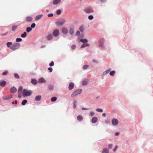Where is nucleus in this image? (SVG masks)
I'll return each mask as SVG.
<instances>
[{
  "mask_svg": "<svg viewBox=\"0 0 153 153\" xmlns=\"http://www.w3.org/2000/svg\"><path fill=\"white\" fill-rule=\"evenodd\" d=\"M20 44L18 43H13L10 47V49L12 51H15L18 49L20 47Z\"/></svg>",
  "mask_w": 153,
  "mask_h": 153,
  "instance_id": "1",
  "label": "nucleus"
},
{
  "mask_svg": "<svg viewBox=\"0 0 153 153\" xmlns=\"http://www.w3.org/2000/svg\"><path fill=\"white\" fill-rule=\"evenodd\" d=\"M32 91L30 90L27 91L25 89L23 90L22 95L24 97L29 96L31 94Z\"/></svg>",
  "mask_w": 153,
  "mask_h": 153,
  "instance_id": "2",
  "label": "nucleus"
},
{
  "mask_svg": "<svg viewBox=\"0 0 153 153\" xmlns=\"http://www.w3.org/2000/svg\"><path fill=\"white\" fill-rule=\"evenodd\" d=\"M82 91V90L81 89H78L76 90L73 92L71 95V97H75L78 94H80Z\"/></svg>",
  "mask_w": 153,
  "mask_h": 153,
  "instance_id": "3",
  "label": "nucleus"
},
{
  "mask_svg": "<svg viewBox=\"0 0 153 153\" xmlns=\"http://www.w3.org/2000/svg\"><path fill=\"white\" fill-rule=\"evenodd\" d=\"M66 22V20L65 19H62L61 20L58 21L56 23V25L57 26H60L64 24Z\"/></svg>",
  "mask_w": 153,
  "mask_h": 153,
  "instance_id": "4",
  "label": "nucleus"
},
{
  "mask_svg": "<svg viewBox=\"0 0 153 153\" xmlns=\"http://www.w3.org/2000/svg\"><path fill=\"white\" fill-rule=\"evenodd\" d=\"M84 11L87 13H89L94 12L93 9L91 7H87L84 9Z\"/></svg>",
  "mask_w": 153,
  "mask_h": 153,
  "instance_id": "5",
  "label": "nucleus"
},
{
  "mask_svg": "<svg viewBox=\"0 0 153 153\" xmlns=\"http://www.w3.org/2000/svg\"><path fill=\"white\" fill-rule=\"evenodd\" d=\"M105 39L102 38L99 40V47H104L103 45L104 43Z\"/></svg>",
  "mask_w": 153,
  "mask_h": 153,
  "instance_id": "6",
  "label": "nucleus"
},
{
  "mask_svg": "<svg viewBox=\"0 0 153 153\" xmlns=\"http://www.w3.org/2000/svg\"><path fill=\"white\" fill-rule=\"evenodd\" d=\"M112 123L113 125L115 126L118 125V122L116 119L114 118L112 120Z\"/></svg>",
  "mask_w": 153,
  "mask_h": 153,
  "instance_id": "7",
  "label": "nucleus"
},
{
  "mask_svg": "<svg viewBox=\"0 0 153 153\" xmlns=\"http://www.w3.org/2000/svg\"><path fill=\"white\" fill-rule=\"evenodd\" d=\"M17 91V89L14 87H11L10 89V92L12 93H14Z\"/></svg>",
  "mask_w": 153,
  "mask_h": 153,
  "instance_id": "8",
  "label": "nucleus"
},
{
  "mask_svg": "<svg viewBox=\"0 0 153 153\" xmlns=\"http://www.w3.org/2000/svg\"><path fill=\"white\" fill-rule=\"evenodd\" d=\"M59 34V32L58 30H56L53 32V35L55 36H58Z\"/></svg>",
  "mask_w": 153,
  "mask_h": 153,
  "instance_id": "9",
  "label": "nucleus"
},
{
  "mask_svg": "<svg viewBox=\"0 0 153 153\" xmlns=\"http://www.w3.org/2000/svg\"><path fill=\"white\" fill-rule=\"evenodd\" d=\"M25 19L27 22H30L32 21V18L30 16H27L26 18Z\"/></svg>",
  "mask_w": 153,
  "mask_h": 153,
  "instance_id": "10",
  "label": "nucleus"
},
{
  "mask_svg": "<svg viewBox=\"0 0 153 153\" xmlns=\"http://www.w3.org/2000/svg\"><path fill=\"white\" fill-rule=\"evenodd\" d=\"M74 86V84L73 82H71L69 85L68 88L70 90H72Z\"/></svg>",
  "mask_w": 153,
  "mask_h": 153,
  "instance_id": "11",
  "label": "nucleus"
},
{
  "mask_svg": "<svg viewBox=\"0 0 153 153\" xmlns=\"http://www.w3.org/2000/svg\"><path fill=\"white\" fill-rule=\"evenodd\" d=\"M38 82L39 83H43L46 82V80L43 78H41L39 79Z\"/></svg>",
  "mask_w": 153,
  "mask_h": 153,
  "instance_id": "12",
  "label": "nucleus"
},
{
  "mask_svg": "<svg viewBox=\"0 0 153 153\" xmlns=\"http://www.w3.org/2000/svg\"><path fill=\"white\" fill-rule=\"evenodd\" d=\"M97 120V118L96 117H94L92 118L91 120V122L93 123H95Z\"/></svg>",
  "mask_w": 153,
  "mask_h": 153,
  "instance_id": "13",
  "label": "nucleus"
},
{
  "mask_svg": "<svg viewBox=\"0 0 153 153\" xmlns=\"http://www.w3.org/2000/svg\"><path fill=\"white\" fill-rule=\"evenodd\" d=\"M7 84V82L5 81H1L0 82V85L2 87H4Z\"/></svg>",
  "mask_w": 153,
  "mask_h": 153,
  "instance_id": "14",
  "label": "nucleus"
},
{
  "mask_svg": "<svg viewBox=\"0 0 153 153\" xmlns=\"http://www.w3.org/2000/svg\"><path fill=\"white\" fill-rule=\"evenodd\" d=\"M12 97V96L11 95H7L5 97H4V99L5 100H9Z\"/></svg>",
  "mask_w": 153,
  "mask_h": 153,
  "instance_id": "15",
  "label": "nucleus"
},
{
  "mask_svg": "<svg viewBox=\"0 0 153 153\" xmlns=\"http://www.w3.org/2000/svg\"><path fill=\"white\" fill-rule=\"evenodd\" d=\"M83 119V117L81 115H79L77 117V120L79 121H82Z\"/></svg>",
  "mask_w": 153,
  "mask_h": 153,
  "instance_id": "16",
  "label": "nucleus"
},
{
  "mask_svg": "<svg viewBox=\"0 0 153 153\" xmlns=\"http://www.w3.org/2000/svg\"><path fill=\"white\" fill-rule=\"evenodd\" d=\"M111 68H109V69L106 70L103 73V75H105L106 74H108L111 71Z\"/></svg>",
  "mask_w": 153,
  "mask_h": 153,
  "instance_id": "17",
  "label": "nucleus"
},
{
  "mask_svg": "<svg viewBox=\"0 0 153 153\" xmlns=\"http://www.w3.org/2000/svg\"><path fill=\"white\" fill-rule=\"evenodd\" d=\"M43 16L42 14L38 15L36 16L35 17V20L36 21L40 19Z\"/></svg>",
  "mask_w": 153,
  "mask_h": 153,
  "instance_id": "18",
  "label": "nucleus"
},
{
  "mask_svg": "<svg viewBox=\"0 0 153 153\" xmlns=\"http://www.w3.org/2000/svg\"><path fill=\"white\" fill-rule=\"evenodd\" d=\"M62 33L64 34H67L68 32V30L66 28H63L62 29Z\"/></svg>",
  "mask_w": 153,
  "mask_h": 153,
  "instance_id": "19",
  "label": "nucleus"
},
{
  "mask_svg": "<svg viewBox=\"0 0 153 153\" xmlns=\"http://www.w3.org/2000/svg\"><path fill=\"white\" fill-rule=\"evenodd\" d=\"M61 1V0H54L53 3L54 5H56L59 4Z\"/></svg>",
  "mask_w": 153,
  "mask_h": 153,
  "instance_id": "20",
  "label": "nucleus"
},
{
  "mask_svg": "<svg viewBox=\"0 0 153 153\" xmlns=\"http://www.w3.org/2000/svg\"><path fill=\"white\" fill-rule=\"evenodd\" d=\"M41 96L40 95L37 96L36 97L35 100L36 101H39L41 100Z\"/></svg>",
  "mask_w": 153,
  "mask_h": 153,
  "instance_id": "21",
  "label": "nucleus"
},
{
  "mask_svg": "<svg viewBox=\"0 0 153 153\" xmlns=\"http://www.w3.org/2000/svg\"><path fill=\"white\" fill-rule=\"evenodd\" d=\"M89 44H88V43H84L81 46L80 48H84L85 47L89 46Z\"/></svg>",
  "mask_w": 153,
  "mask_h": 153,
  "instance_id": "22",
  "label": "nucleus"
},
{
  "mask_svg": "<svg viewBox=\"0 0 153 153\" xmlns=\"http://www.w3.org/2000/svg\"><path fill=\"white\" fill-rule=\"evenodd\" d=\"M69 33L71 35H72L74 33V29L73 28H71L69 31Z\"/></svg>",
  "mask_w": 153,
  "mask_h": 153,
  "instance_id": "23",
  "label": "nucleus"
},
{
  "mask_svg": "<svg viewBox=\"0 0 153 153\" xmlns=\"http://www.w3.org/2000/svg\"><path fill=\"white\" fill-rule=\"evenodd\" d=\"M108 150L107 148H105L102 151V153H108Z\"/></svg>",
  "mask_w": 153,
  "mask_h": 153,
  "instance_id": "24",
  "label": "nucleus"
},
{
  "mask_svg": "<svg viewBox=\"0 0 153 153\" xmlns=\"http://www.w3.org/2000/svg\"><path fill=\"white\" fill-rule=\"evenodd\" d=\"M31 82V83L33 84H36L37 83V80L35 79H32Z\"/></svg>",
  "mask_w": 153,
  "mask_h": 153,
  "instance_id": "25",
  "label": "nucleus"
},
{
  "mask_svg": "<svg viewBox=\"0 0 153 153\" xmlns=\"http://www.w3.org/2000/svg\"><path fill=\"white\" fill-rule=\"evenodd\" d=\"M88 82V80L87 79L84 80L82 82V85H86Z\"/></svg>",
  "mask_w": 153,
  "mask_h": 153,
  "instance_id": "26",
  "label": "nucleus"
},
{
  "mask_svg": "<svg viewBox=\"0 0 153 153\" xmlns=\"http://www.w3.org/2000/svg\"><path fill=\"white\" fill-rule=\"evenodd\" d=\"M52 36L51 34H49L47 36V39L48 40H50L52 39Z\"/></svg>",
  "mask_w": 153,
  "mask_h": 153,
  "instance_id": "27",
  "label": "nucleus"
},
{
  "mask_svg": "<svg viewBox=\"0 0 153 153\" xmlns=\"http://www.w3.org/2000/svg\"><path fill=\"white\" fill-rule=\"evenodd\" d=\"M22 87L21 86H20L19 88L18 91V94H21L22 90Z\"/></svg>",
  "mask_w": 153,
  "mask_h": 153,
  "instance_id": "28",
  "label": "nucleus"
},
{
  "mask_svg": "<svg viewBox=\"0 0 153 153\" xmlns=\"http://www.w3.org/2000/svg\"><path fill=\"white\" fill-rule=\"evenodd\" d=\"M77 101L76 100H74L73 101V107L74 108H75L76 107V104L77 103Z\"/></svg>",
  "mask_w": 153,
  "mask_h": 153,
  "instance_id": "29",
  "label": "nucleus"
},
{
  "mask_svg": "<svg viewBox=\"0 0 153 153\" xmlns=\"http://www.w3.org/2000/svg\"><path fill=\"white\" fill-rule=\"evenodd\" d=\"M17 28V26L13 25L12 26V30L13 31H14Z\"/></svg>",
  "mask_w": 153,
  "mask_h": 153,
  "instance_id": "30",
  "label": "nucleus"
},
{
  "mask_svg": "<svg viewBox=\"0 0 153 153\" xmlns=\"http://www.w3.org/2000/svg\"><path fill=\"white\" fill-rule=\"evenodd\" d=\"M57 98L56 97H53L51 99V101L52 102H54L55 101L57 100Z\"/></svg>",
  "mask_w": 153,
  "mask_h": 153,
  "instance_id": "31",
  "label": "nucleus"
},
{
  "mask_svg": "<svg viewBox=\"0 0 153 153\" xmlns=\"http://www.w3.org/2000/svg\"><path fill=\"white\" fill-rule=\"evenodd\" d=\"M12 42H8L7 43V45L8 47L10 48L12 45Z\"/></svg>",
  "mask_w": 153,
  "mask_h": 153,
  "instance_id": "32",
  "label": "nucleus"
},
{
  "mask_svg": "<svg viewBox=\"0 0 153 153\" xmlns=\"http://www.w3.org/2000/svg\"><path fill=\"white\" fill-rule=\"evenodd\" d=\"M27 33L26 32H24V33L21 35V37L22 38H25L26 36Z\"/></svg>",
  "mask_w": 153,
  "mask_h": 153,
  "instance_id": "33",
  "label": "nucleus"
},
{
  "mask_svg": "<svg viewBox=\"0 0 153 153\" xmlns=\"http://www.w3.org/2000/svg\"><path fill=\"white\" fill-rule=\"evenodd\" d=\"M14 76L17 79H18L20 77L18 74L17 73H15L14 74Z\"/></svg>",
  "mask_w": 153,
  "mask_h": 153,
  "instance_id": "34",
  "label": "nucleus"
},
{
  "mask_svg": "<svg viewBox=\"0 0 153 153\" xmlns=\"http://www.w3.org/2000/svg\"><path fill=\"white\" fill-rule=\"evenodd\" d=\"M115 73V71H111L110 72V75L111 76H113Z\"/></svg>",
  "mask_w": 153,
  "mask_h": 153,
  "instance_id": "35",
  "label": "nucleus"
},
{
  "mask_svg": "<svg viewBox=\"0 0 153 153\" xmlns=\"http://www.w3.org/2000/svg\"><path fill=\"white\" fill-rule=\"evenodd\" d=\"M80 41L82 42H87L88 40L85 39H80Z\"/></svg>",
  "mask_w": 153,
  "mask_h": 153,
  "instance_id": "36",
  "label": "nucleus"
},
{
  "mask_svg": "<svg viewBox=\"0 0 153 153\" xmlns=\"http://www.w3.org/2000/svg\"><path fill=\"white\" fill-rule=\"evenodd\" d=\"M84 29V27L83 26H81L79 28V30L81 32H82L83 31Z\"/></svg>",
  "mask_w": 153,
  "mask_h": 153,
  "instance_id": "37",
  "label": "nucleus"
},
{
  "mask_svg": "<svg viewBox=\"0 0 153 153\" xmlns=\"http://www.w3.org/2000/svg\"><path fill=\"white\" fill-rule=\"evenodd\" d=\"M32 30V29L30 27H28L26 29V31L28 33V32H30V31H31Z\"/></svg>",
  "mask_w": 153,
  "mask_h": 153,
  "instance_id": "38",
  "label": "nucleus"
},
{
  "mask_svg": "<svg viewBox=\"0 0 153 153\" xmlns=\"http://www.w3.org/2000/svg\"><path fill=\"white\" fill-rule=\"evenodd\" d=\"M27 102V101L26 100H24L22 102V104L23 105H25Z\"/></svg>",
  "mask_w": 153,
  "mask_h": 153,
  "instance_id": "39",
  "label": "nucleus"
},
{
  "mask_svg": "<svg viewBox=\"0 0 153 153\" xmlns=\"http://www.w3.org/2000/svg\"><path fill=\"white\" fill-rule=\"evenodd\" d=\"M89 67V66L88 65H84L83 67V69H85L88 68Z\"/></svg>",
  "mask_w": 153,
  "mask_h": 153,
  "instance_id": "40",
  "label": "nucleus"
},
{
  "mask_svg": "<svg viewBox=\"0 0 153 153\" xmlns=\"http://www.w3.org/2000/svg\"><path fill=\"white\" fill-rule=\"evenodd\" d=\"M96 111L99 112H102L103 111V110L101 108H97L96 109Z\"/></svg>",
  "mask_w": 153,
  "mask_h": 153,
  "instance_id": "41",
  "label": "nucleus"
},
{
  "mask_svg": "<svg viewBox=\"0 0 153 153\" xmlns=\"http://www.w3.org/2000/svg\"><path fill=\"white\" fill-rule=\"evenodd\" d=\"M22 40V39L21 38H17L16 39V41L17 42H21Z\"/></svg>",
  "mask_w": 153,
  "mask_h": 153,
  "instance_id": "42",
  "label": "nucleus"
},
{
  "mask_svg": "<svg viewBox=\"0 0 153 153\" xmlns=\"http://www.w3.org/2000/svg\"><path fill=\"white\" fill-rule=\"evenodd\" d=\"M76 46L75 45H73L71 46V48L72 50H74L76 48Z\"/></svg>",
  "mask_w": 153,
  "mask_h": 153,
  "instance_id": "43",
  "label": "nucleus"
},
{
  "mask_svg": "<svg viewBox=\"0 0 153 153\" xmlns=\"http://www.w3.org/2000/svg\"><path fill=\"white\" fill-rule=\"evenodd\" d=\"M8 73V71H5L2 73V75H5L7 74Z\"/></svg>",
  "mask_w": 153,
  "mask_h": 153,
  "instance_id": "44",
  "label": "nucleus"
},
{
  "mask_svg": "<svg viewBox=\"0 0 153 153\" xmlns=\"http://www.w3.org/2000/svg\"><path fill=\"white\" fill-rule=\"evenodd\" d=\"M93 16L92 15L89 16L88 17V18L90 20L92 19H93Z\"/></svg>",
  "mask_w": 153,
  "mask_h": 153,
  "instance_id": "45",
  "label": "nucleus"
},
{
  "mask_svg": "<svg viewBox=\"0 0 153 153\" xmlns=\"http://www.w3.org/2000/svg\"><path fill=\"white\" fill-rule=\"evenodd\" d=\"M61 11L60 10H58L56 11V14L58 15H59L61 13Z\"/></svg>",
  "mask_w": 153,
  "mask_h": 153,
  "instance_id": "46",
  "label": "nucleus"
},
{
  "mask_svg": "<svg viewBox=\"0 0 153 153\" xmlns=\"http://www.w3.org/2000/svg\"><path fill=\"white\" fill-rule=\"evenodd\" d=\"M49 88L50 90H52L53 89V86L52 85H49Z\"/></svg>",
  "mask_w": 153,
  "mask_h": 153,
  "instance_id": "47",
  "label": "nucleus"
},
{
  "mask_svg": "<svg viewBox=\"0 0 153 153\" xmlns=\"http://www.w3.org/2000/svg\"><path fill=\"white\" fill-rule=\"evenodd\" d=\"M54 65V63L53 61H52L51 63L49 64V66H53Z\"/></svg>",
  "mask_w": 153,
  "mask_h": 153,
  "instance_id": "48",
  "label": "nucleus"
},
{
  "mask_svg": "<svg viewBox=\"0 0 153 153\" xmlns=\"http://www.w3.org/2000/svg\"><path fill=\"white\" fill-rule=\"evenodd\" d=\"M35 26H36L35 24L34 23H33L31 25V28H33L35 27Z\"/></svg>",
  "mask_w": 153,
  "mask_h": 153,
  "instance_id": "49",
  "label": "nucleus"
},
{
  "mask_svg": "<svg viewBox=\"0 0 153 153\" xmlns=\"http://www.w3.org/2000/svg\"><path fill=\"white\" fill-rule=\"evenodd\" d=\"M90 115L91 116H92L94 115V113L93 112L91 111L90 113Z\"/></svg>",
  "mask_w": 153,
  "mask_h": 153,
  "instance_id": "50",
  "label": "nucleus"
},
{
  "mask_svg": "<svg viewBox=\"0 0 153 153\" xmlns=\"http://www.w3.org/2000/svg\"><path fill=\"white\" fill-rule=\"evenodd\" d=\"M48 70L50 72H52L53 71V69L52 68H51V67L49 68H48Z\"/></svg>",
  "mask_w": 153,
  "mask_h": 153,
  "instance_id": "51",
  "label": "nucleus"
},
{
  "mask_svg": "<svg viewBox=\"0 0 153 153\" xmlns=\"http://www.w3.org/2000/svg\"><path fill=\"white\" fill-rule=\"evenodd\" d=\"M80 34V32L79 31H77L76 33V36H78Z\"/></svg>",
  "mask_w": 153,
  "mask_h": 153,
  "instance_id": "52",
  "label": "nucleus"
},
{
  "mask_svg": "<svg viewBox=\"0 0 153 153\" xmlns=\"http://www.w3.org/2000/svg\"><path fill=\"white\" fill-rule=\"evenodd\" d=\"M107 1V0H101L100 2L102 3L105 2Z\"/></svg>",
  "mask_w": 153,
  "mask_h": 153,
  "instance_id": "53",
  "label": "nucleus"
},
{
  "mask_svg": "<svg viewBox=\"0 0 153 153\" xmlns=\"http://www.w3.org/2000/svg\"><path fill=\"white\" fill-rule=\"evenodd\" d=\"M53 16V13H50L48 14V17H51Z\"/></svg>",
  "mask_w": 153,
  "mask_h": 153,
  "instance_id": "54",
  "label": "nucleus"
},
{
  "mask_svg": "<svg viewBox=\"0 0 153 153\" xmlns=\"http://www.w3.org/2000/svg\"><path fill=\"white\" fill-rule=\"evenodd\" d=\"M17 101L16 100H15L14 101V102H12V103L13 104H17Z\"/></svg>",
  "mask_w": 153,
  "mask_h": 153,
  "instance_id": "55",
  "label": "nucleus"
},
{
  "mask_svg": "<svg viewBox=\"0 0 153 153\" xmlns=\"http://www.w3.org/2000/svg\"><path fill=\"white\" fill-rule=\"evenodd\" d=\"M112 144H109L108 145V147L109 148H111L112 147Z\"/></svg>",
  "mask_w": 153,
  "mask_h": 153,
  "instance_id": "56",
  "label": "nucleus"
},
{
  "mask_svg": "<svg viewBox=\"0 0 153 153\" xmlns=\"http://www.w3.org/2000/svg\"><path fill=\"white\" fill-rule=\"evenodd\" d=\"M118 147L117 146H116L115 148L113 149V151L115 152Z\"/></svg>",
  "mask_w": 153,
  "mask_h": 153,
  "instance_id": "57",
  "label": "nucleus"
},
{
  "mask_svg": "<svg viewBox=\"0 0 153 153\" xmlns=\"http://www.w3.org/2000/svg\"><path fill=\"white\" fill-rule=\"evenodd\" d=\"M102 116L103 117H105V116H106V114L105 113H103L102 114Z\"/></svg>",
  "mask_w": 153,
  "mask_h": 153,
  "instance_id": "58",
  "label": "nucleus"
},
{
  "mask_svg": "<svg viewBox=\"0 0 153 153\" xmlns=\"http://www.w3.org/2000/svg\"><path fill=\"white\" fill-rule=\"evenodd\" d=\"M109 122V120H106L105 121V123H106V124H108V123Z\"/></svg>",
  "mask_w": 153,
  "mask_h": 153,
  "instance_id": "59",
  "label": "nucleus"
},
{
  "mask_svg": "<svg viewBox=\"0 0 153 153\" xmlns=\"http://www.w3.org/2000/svg\"><path fill=\"white\" fill-rule=\"evenodd\" d=\"M119 133L118 132H116L115 134V135L116 136H117V135H119Z\"/></svg>",
  "mask_w": 153,
  "mask_h": 153,
  "instance_id": "60",
  "label": "nucleus"
},
{
  "mask_svg": "<svg viewBox=\"0 0 153 153\" xmlns=\"http://www.w3.org/2000/svg\"><path fill=\"white\" fill-rule=\"evenodd\" d=\"M82 110H88V108H82Z\"/></svg>",
  "mask_w": 153,
  "mask_h": 153,
  "instance_id": "61",
  "label": "nucleus"
},
{
  "mask_svg": "<svg viewBox=\"0 0 153 153\" xmlns=\"http://www.w3.org/2000/svg\"><path fill=\"white\" fill-rule=\"evenodd\" d=\"M45 47V45H44V46H41V48H43V47Z\"/></svg>",
  "mask_w": 153,
  "mask_h": 153,
  "instance_id": "62",
  "label": "nucleus"
},
{
  "mask_svg": "<svg viewBox=\"0 0 153 153\" xmlns=\"http://www.w3.org/2000/svg\"><path fill=\"white\" fill-rule=\"evenodd\" d=\"M18 97H19V98H20L21 97V96H19H19H18Z\"/></svg>",
  "mask_w": 153,
  "mask_h": 153,
  "instance_id": "63",
  "label": "nucleus"
},
{
  "mask_svg": "<svg viewBox=\"0 0 153 153\" xmlns=\"http://www.w3.org/2000/svg\"><path fill=\"white\" fill-rule=\"evenodd\" d=\"M93 61L94 62H96V61L95 60H93Z\"/></svg>",
  "mask_w": 153,
  "mask_h": 153,
  "instance_id": "64",
  "label": "nucleus"
}]
</instances>
